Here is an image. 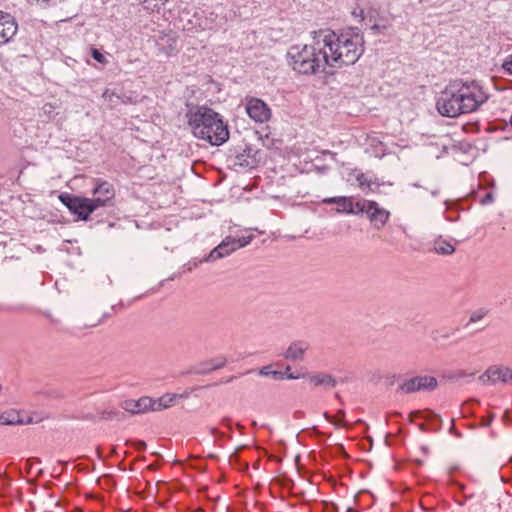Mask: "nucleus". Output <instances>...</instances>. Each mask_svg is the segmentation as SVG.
I'll return each instance as SVG.
<instances>
[{"label": "nucleus", "instance_id": "obj_1", "mask_svg": "<svg viewBox=\"0 0 512 512\" xmlns=\"http://www.w3.org/2000/svg\"><path fill=\"white\" fill-rule=\"evenodd\" d=\"M312 43L293 45L287 52L288 63L292 69L300 74L312 75L325 71L327 65H336L339 61L351 62L355 53L348 51L345 55L327 56L326 46H331L334 35L330 29L313 31Z\"/></svg>", "mask_w": 512, "mask_h": 512}, {"label": "nucleus", "instance_id": "obj_2", "mask_svg": "<svg viewBox=\"0 0 512 512\" xmlns=\"http://www.w3.org/2000/svg\"><path fill=\"white\" fill-rule=\"evenodd\" d=\"M487 100L488 95L478 82L456 80L441 92L436 107L442 116L454 118L478 110Z\"/></svg>", "mask_w": 512, "mask_h": 512}, {"label": "nucleus", "instance_id": "obj_3", "mask_svg": "<svg viewBox=\"0 0 512 512\" xmlns=\"http://www.w3.org/2000/svg\"><path fill=\"white\" fill-rule=\"evenodd\" d=\"M189 126L195 137L211 145H221L229 139L227 125L211 108L199 107L189 114Z\"/></svg>", "mask_w": 512, "mask_h": 512}, {"label": "nucleus", "instance_id": "obj_4", "mask_svg": "<svg viewBox=\"0 0 512 512\" xmlns=\"http://www.w3.org/2000/svg\"><path fill=\"white\" fill-rule=\"evenodd\" d=\"M335 39H332L331 46H326L327 56H337V54L345 55L348 51L351 53H355L354 59L351 62H342L337 63L336 65H329L330 67H342L343 65L354 64L363 52V36L358 33H343L336 34L332 31Z\"/></svg>", "mask_w": 512, "mask_h": 512}, {"label": "nucleus", "instance_id": "obj_5", "mask_svg": "<svg viewBox=\"0 0 512 512\" xmlns=\"http://www.w3.org/2000/svg\"><path fill=\"white\" fill-rule=\"evenodd\" d=\"M177 398L176 394H165L157 399L144 396L138 400L128 399L121 403V407L126 412L133 415L142 414L147 411H161L170 407Z\"/></svg>", "mask_w": 512, "mask_h": 512}, {"label": "nucleus", "instance_id": "obj_6", "mask_svg": "<svg viewBox=\"0 0 512 512\" xmlns=\"http://www.w3.org/2000/svg\"><path fill=\"white\" fill-rule=\"evenodd\" d=\"M60 201L70 210L71 213L78 216V219L86 221L91 213L99 208L101 201L93 198L74 196L63 193L59 196Z\"/></svg>", "mask_w": 512, "mask_h": 512}, {"label": "nucleus", "instance_id": "obj_7", "mask_svg": "<svg viewBox=\"0 0 512 512\" xmlns=\"http://www.w3.org/2000/svg\"><path fill=\"white\" fill-rule=\"evenodd\" d=\"M438 386V381L432 376H416L403 382L398 390L404 394H411L418 391H432Z\"/></svg>", "mask_w": 512, "mask_h": 512}, {"label": "nucleus", "instance_id": "obj_8", "mask_svg": "<svg viewBox=\"0 0 512 512\" xmlns=\"http://www.w3.org/2000/svg\"><path fill=\"white\" fill-rule=\"evenodd\" d=\"M246 112L251 119L258 123H264L271 117L270 108L258 98H249L246 102Z\"/></svg>", "mask_w": 512, "mask_h": 512}, {"label": "nucleus", "instance_id": "obj_9", "mask_svg": "<svg viewBox=\"0 0 512 512\" xmlns=\"http://www.w3.org/2000/svg\"><path fill=\"white\" fill-rule=\"evenodd\" d=\"M18 25L13 16L0 11V46L8 43L17 33Z\"/></svg>", "mask_w": 512, "mask_h": 512}, {"label": "nucleus", "instance_id": "obj_10", "mask_svg": "<svg viewBox=\"0 0 512 512\" xmlns=\"http://www.w3.org/2000/svg\"><path fill=\"white\" fill-rule=\"evenodd\" d=\"M94 181L95 187L92 193L96 197L93 199L101 201L99 208L104 207L115 197L114 186L105 180L95 179Z\"/></svg>", "mask_w": 512, "mask_h": 512}, {"label": "nucleus", "instance_id": "obj_11", "mask_svg": "<svg viewBox=\"0 0 512 512\" xmlns=\"http://www.w3.org/2000/svg\"><path fill=\"white\" fill-rule=\"evenodd\" d=\"M367 205V218L377 229L382 228L388 221L390 212L380 207L379 204L375 201H370V203H367Z\"/></svg>", "mask_w": 512, "mask_h": 512}, {"label": "nucleus", "instance_id": "obj_12", "mask_svg": "<svg viewBox=\"0 0 512 512\" xmlns=\"http://www.w3.org/2000/svg\"><path fill=\"white\" fill-rule=\"evenodd\" d=\"M235 251L234 237H226L217 247H215L202 261L212 262L230 255Z\"/></svg>", "mask_w": 512, "mask_h": 512}, {"label": "nucleus", "instance_id": "obj_13", "mask_svg": "<svg viewBox=\"0 0 512 512\" xmlns=\"http://www.w3.org/2000/svg\"><path fill=\"white\" fill-rule=\"evenodd\" d=\"M156 44L161 53L170 56L177 51V37L173 32H161L156 38Z\"/></svg>", "mask_w": 512, "mask_h": 512}, {"label": "nucleus", "instance_id": "obj_14", "mask_svg": "<svg viewBox=\"0 0 512 512\" xmlns=\"http://www.w3.org/2000/svg\"><path fill=\"white\" fill-rule=\"evenodd\" d=\"M308 349V344L302 341L291 343L283 354L286 360L301 361Z\"/></svg>", "mask_w": 512, "mask_h": 512}, {"label": "nucleus", "instance_id": "obj_15", "mask_svg": "<svg viewBox=\"0 0 512 512\" xmlns=\"http://www.w3.org/2000/svg\"><path fill=\"white\" fill-rule=\"evenodd\" d=\"M227 363L225 357H219L216 359H211L209 361H205L196 366L194 373L196 374H208L214 370L220 369L224 367Z\"/></svg>", "mask_w": 512, "mask_h": 512}, {"label": "nucleus", "instance_id": "obj_16", "mask_svg": "<svg viewBox=\"0 0 512 512\" xmlns=\"http://www.w3.org/2000/svg\"><path fill=\"white\" fill-rule=\"evenodd\" d=\"M326 204H336L338 213H354V205L351 198L348 197H332L323 200Z\"/></svg>", "mask_w": 512, "mask_h": 512}, {"label": "nucleus", "instance_id": "obj_17", "mask_svg": "<svg viewBox=\"0 0 512 512\" xmlns=\"http://www.w3.org/2000/svg\"><path fill=\"white\" fill-rule=\"evenodd\" d=\"M489 373L494 378V384L498 381L503 383L512 382V370L510 368L493 365L489 367Z\"/></svg>", "mask_w": 512, "mask_h": 512}, {"label": "nucleus", "instance_id": "obj_18", "mask_svg": "<svg viewBox=\"0 0 512 512\" xmlns=\"http://www.w3.org/2000/svg\"><path fill=\"white\" fill-rule=\"evenodd\" d=\"M307 378L310 383L314 384L315 386L335 387L337 384L336 379L330 374L326 373L308 375Z\"/></svg>", "mask_w": 512, "mask_h": 512}, {"label": "nucleus", "instance_id": "obj_19", "mask_svg": "<svg viewBox=\"0 0 512 512\" xmlns=\"http://www.w3.org/2000/svg\"><path fill=\"white\" fill-rule=\"evenodd\" d=\"M433 251L441 255H450L455 251V247L445 240H437L434 242Z\"/></svg>", "mask_w": 512, "mask_h": 512}, {"label": "nucleus", "instance_id": "obj_20", "mask_svg": "<svg viewBox=\"0 0 512 512\" xmlns=\"http://www.w3.org/2000/svg\"><path fill=\"white\" fill-rule=\"evenodd\" d=\"M22 420L18 415L12 413H2L0 415V424L2 425H16L21 424Z\"/></svg>", "mask_w": 512, "mask_h": 512}, {"label": "nucleus", "instance_id": "obj_21", "mask_svg": "<svg viewBox=\"0 0 512 512\" xmlns=\"http://www.w3.org/2000/svg\"><path fill=\"white\" fill-rule=\"evenodd\" d=\"M259 374L261 376H272L275 379H283L284 378V373L283 372L271 370V366L270 365L262 367L259 370Z\"/></svg>", "mask_w": 512, "mask_h": 512}, {"label": "nucleus", "instance_id": "obj_22", "mask_svg": "<svg viewBox=\"0 0 512 512\" xmlns=\"http://www.w3.org/2000/svg\"><path fill=\"white\" fill-rule=\"evenodd\" d=\"M124 413L116 410H105L101 413V418L104 420L117 419L122 420L124 418Z\"/></svg>", "mask_w": 512, "mask_h": 512}, {"label": "nucleus", "instance_id": "obj_23", "mask_svg": "<svg viewBox=\"0 0 512 512\" xmlns=\"http://www.w3.org/2000/svg\"><path fill=\"white\" fill-rule=\"evenodd\" d=\"M371 200H360L356 203H353L354 205V213L353 214H367L368 205L367 203H370Z\"/></svg>", "mask_w": 512, "mask_h": 512}, {"label": "nucleus", "instance_id": "obj_24", "mask_svg": "<svg viewBox=\"0 0 512 512\" xmlns=\"http://www.w3.org/2000/svg\"><path fill=\"white\" fill-rule=\"evenodd\" d=\"M324 416L331 423H334V424L342 423L344 426H346V423L343 422L344 417H345L344 410H339L334 417L329 416L328 413H325Z\"/></svg>", "mask_w": 512, "mask_h": 512}, {"label": "nucleus", "instance_id": "obj_25", "mask_svg": "<svg viewBox=\"0 0 512 512\" xmlns=\"http://www.w3.org/2000/svg\"><path fill=\"white\" fill-rule=\"evenodd\" d=\"M54 110H55V106L53 104L46 103L43 105V107L41 109L40 116H45L47 118V120H51L54 118Z\"/></svg>", "mask_w": 512, "mask_h": 512}, {"label": "nucleus", "instance_id": "obj_26", "mask_svg": "<svg viewBox=\"0 0 512 512\" xmlns=\"http://www.w3.org/2000/svg\"><path fill=\"white\" fill-rule=\"evenodd\" d=\"M416 417H424L426 419L439 418V416L433 412L424 414L422 411H413L409 414L410 421H413Z\"/></svg>", "mask_w": 512, "mask_h": 512}, {"label": "nucleus", "instance_id": "obj_27", "mask_svg": "<svg viewBox=\"0 0 512 512\" xmlns=\"http://www.w3.org/2000/svg\"><path fill=\"white\" fill-rule=\"evenodd\" d=\"M253 239V235H249L247 237L242 238H234L235 251L241 247H245L248 245Z\"/></svg>", "mask_w": 512, "mask_h": 512}, {"label": "nucleus", "instance_id": "obj_28", "mask_svg": "<svg viewBox=\"0 0 512 512\" xmlns=\"http://www.w3.org/2000/svg\"><path fill=\"white\" fill-rule=\"evenodd\" d=\"M478 381L483 385L494 384V378L492 377V374L489 373V368L478 377Z\"/></svg>", "mask_w": 512, "mask_h": 512}, {"label": "nucleus", "instance_id": "obj_29", "mask_svg": "<svg viewBox=\"0 0 512 512\" xmlns=\"http://www.w3.org/2000/svg\"><path fill=\"white\" fill-rule=\"evenodd\" d=\"M91 56L94 60H96L97 62H99L101 64H104L107 62L105 56L98 49L92 48Z\"/></svg>", "mask_w": 512, "mask_h": 512}, {"label": "nucleus", "instance_id": "obj_30", "mask_svg": "<svg viewBox=\"0 0 512 512\" xmlns=\"http://www.w3.org/2000/svg\"><path fill=\"white\" fill-rule=\"evenodd\" d=\"M474 373H466L464 371H458L456 373H453V374H450L447 376L448 380L452 381V382H456L458 381L460 378L462 377H465V376H473Z\"/></svg>", "mask_w": 512, "mask_h": 512}, {"label": "nucleus", "instance_id": "obj_31", "mask_svg": "<svg viewBox=\"0 0 512 512\" xmlns=\"http://www.w3.org/2000/svg\"><path fill=\"white\" fill-rule=\"evenodd\" d=\"M502 68L512 75V54L503 62Z\"/></svg>", "mask_w": 512, "mask_h": 512}, {"label": "nucleus", "instance_id": "obj_32", "mask_svg": "<svg viewBox=\"0 0 512 512\" xmlns=\"http://www.w3.org/2000/svg\"><path fill=\"white\" fill-rule=\"evenodd\" d=\"M370 30L373 31L374 33H381L383 30L386 29V26L385 25H381V24H378V23H373L369 26Z\"/></svg>", "mask_w": 512, "mask_h": 512}, {"label": "nucleus", "instance_id": "obj_33", "mask_svg": "<svg viewBox=\"0 0 512 512\" xmlns=\"http://www.w3.org/2000/svg\"><path fill=\"white\" fill-rule=\"evenodd\" d=\"M357 181L361 188H363L365 185L368 187L370 186V183L367 181L365 175L362 173L357 175Z\"/></svg>", "mask_w": 512, "mask_h": 512}, {"label": "nucleus", "instance_id": "obj_34", "mask_svg": "<svg viewBox=\"0 0 512 512\" xmlns=\"http://www.w3.org/2000/svg\"><path fill=\"white\" fill-rule=\"evenodd\" d=\"M484 314L481 313V312H473L470 316V320L469 322L470 323H475V322H478L480 321L482 318H483Z\"/></svg>", "mask_w": 512, "mask_h": 512}, {"label": "nucleus", "instance_id": "obj_35", "mask_svg": "<svg viewBox=\"0 0 512 512\" xmlns=\"http://www.w3.org/2000/svg\"><path fill=\"white\" fill-rule=\"evenodd\" d=\"M134 446L137 450L142 451L146 448V443L142 440L135 441Z\"/></svg>", "mask_w": 512, "mask_h": 512}, {"label": "nucleus", "instance_id": "obj_36", "mask_svg": "<svg viewBox=\"0 0 512 512\" xmlns=\"http://www.w3.org/2000/svg\"><path fill=\"white\" fill-rule=\"evenodd\" d=\"M239 460V455H238V451H235L234 453L231 454L230 456V463H233V462H237Z\"/></svg>", "mask_w": 512, "mask_h": 512}, {"label": "nucleus", "instance_id": "obj_37", "mask_svg": "<svg viewBox=\"0 0 512 512\" xmlns=\"http://www.w3.org/2000/svg\"><path fill=\"white\" fill-rule=\"evenodd\" d=\"M493 418H494V415H493V414H491L487 419H483L482 424H483L484 426H489V425L491 424V422H492Z\"/></svg>", "mask_w": 512, "mask_h": 512}, {"label": "nucleus", "instance_id": "obj_38", "mask_svg": "<svg viewBox=\"0 0 512 512\" xmlns=\"http://www.w3.org/2000/svg\"><path fill=\"white\" fill-rule=\"evenodd\" d=\"M457 331H458V329H454L452 332L444 333L440 337L443 338V339H448L450 336L454 335L455 332H457Z\"/></svg>", "mask_w": 512, "mask_h": 512}, {"label": "nucleus", "instance_id": "obj_39", "mask_svg": "<svg viewBox=\"0 0 512 512\" xmlns=\"http://www.w3.org/2000/svg\"><path fill=\"white\" fill-rule=\"evenodd\" d=\"M492 199H493L492 195H491L490 193H488V194H487V195L482 199V203H483V204H486V203H488V202L492 201Z\"/></svg>", "mask_w": 512, "mask_h": 512}, {"label": "nucleus", "instance_id": "obj_40", "mask_svg": "<svg viewBox=\"0 0 512 512\" xmlns=\"http://www.w3.org/2000/svg\"><path fill=\"white\" fill-rule=\"evenodd\" d=\"M115 95L114 92L110 91V90H105L104 93H103V97L104 98H109L111 99V96Z\"/></svg>", "mask_w": 512, "mask_h": 512}, {"label": "nucleus", "instance_id": "obj_41", "mask_svg": "<svg viewBox=\"0 0 512 512\" xmlns=\"http://www.w3.org/2000/svg\"><path fill=\"white\" fill-rule=\"evenodd\" d=\"M211 433H212L213 435H218V436H219V438H223V437H224V434H223V433H221V432H219V431L217 430V428H211Z\"/></svg>", "mask_w": 512, "mask_h": 512}, {"label": "nucleus", "instance_id": "obj_42", "mask_svg": "<svg viewBox=\"0 0 512 512\" xmlns=\"http://www.w3.org/2000/svg\"><path fill=\"white\" fill-rule=\"evenodd\" d=\"M286 378H287V379H298V378H299V376L294 375V374H292L291 372H288V374L286 375Z\"/></svg>", "mask_w": 512, "mask_h": 512}, {"label": "nucleus", "instance_id": "obj_43", "mask_svg": "<svg viewBox=\"0 0 512 512\" xmlns=\"http://www.w3.org/2000/svg\"><path fill=\"white\" fill-rule=\"evenodd\" d=\"M450 431L451 432H455V434L458 435V436L460 435L458 432L455 431V426H454V421L453 420H452V426L450 428Z\"/></svg>", "mask_w": 512, "mask_h": 512}, {"label": "nucleus", "instance_id": "obj_44", "mask_svg": "<svg viewBox=\"0 0 512 512\" xmlns=\"http://www.w3.org/2000/svg\"><path fill=\"white\" fill-rule=\"evenodd\" d=\"M236 427L238 430L242 431L244 429V427L240 424V423H237L236 424Z\"/></svg>", "mask_w": 512, "mask_h": 512}, {"label": "nucleus", "instance_id": "obj_45", "mask_svg": "<svg viewBox=\"0 0 512 512\" xmlns=\"http://www.w3.org/2000/svg\"><path fill=\"white\" fill-rule=\"evenodd\" d=\"M363 20H364V22H365V25H369V24L372 22V19H371V18H369V23L367 22L366 18H364Z\"/></svg>", "mask_w": 512, "mask_h": 512}, {"label": "nucleus", "instance_id": "obj_46", "mask_svg": "<svg viewBox=\"0 0 512 512\" xmlns=\"http://www.w3.org/2000/svg\"><path fill=\"white\" fill-rule=\"evenodd\" d=\"M37 2H40V0H36ZM49 0H41L43 3H47Z\"/></svg>", "mask_w": 512, "mask_h": 512}, {"label": "nucleus", "instance_id": "obj_47", "mask_svg": "<svg viewBox=\"0 0 512 512\" xmlns=\"http://www.w3.org/2000/svg\"><path fill=\"white\" fill-rule=\"evenodd\" d=\"M420 429H421V430H424V429H425L424 424H421V425H420Z\"/></svg>", "mask_w": 512, "mask_h": 512}, {"label": "nucleus", "instance_id": "obj_48", "mask_svg": "<svg viewBox=\"0 0 512 512\" xmlns=\"http://www.w3.org/2000/svg\"><path fill=\"white\" fill-rule=\"evenodd\" d=\"M210 458H215L216 456L214 454L209 455Z\"/></svg>", "mask_w": 512, "mask_h": 512}, {"label": "nucleus", "instance_id": "obj_49", "mask_svg": "<svg viewBox=\"0 0 512 512\" xmlns=\"http://www.w3.org/2000/svg\"><path fill=\"white\" fill-rule=\"evenodd\" d=\"M290 371V366H287L286 372Z\"/></svg>", "mask_w": 512, "mask_h": 512}, {"label": "nucleus", "instance_id": "obj_50", "mask_svg": "<svg viewBox=\"0 0 512 512\" xmlns=\"http://www.w3.org/2000/svg\"><path fill=\"white\" fill-rule=\"evenodd\" d=\"M234 378H235V377H234V376H232V377H230V378H229V380H228V381H232Z\"/></svg>", "mask_w": 512, "mask_h": 512}]
</instances>
